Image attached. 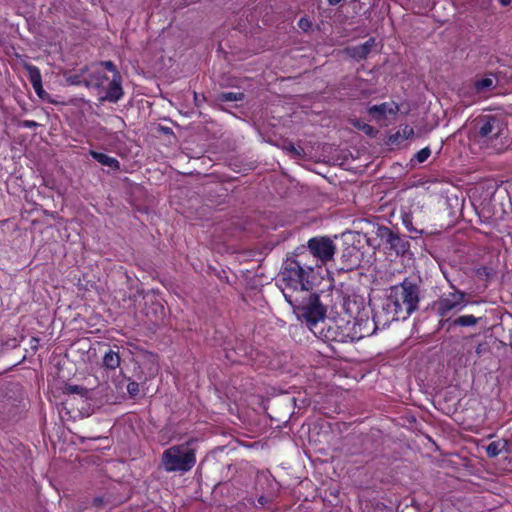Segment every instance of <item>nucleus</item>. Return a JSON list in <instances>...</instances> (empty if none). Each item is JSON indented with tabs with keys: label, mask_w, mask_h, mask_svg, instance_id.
Wrapping results in <instances>:
<instances>
[{
	"label": "nucleus",
	"mask_w": 512,
	"mask_h": 512,
	"mask_svg": "<svg viewBox=\"0 0 512 512\" xmlns=\"http://www.w3.org/2000/svg\"><path fill=\"white\" fill-rule=\"evenodd\" d=\"M103 86L99 87L98 89H102L104 91V95L100 96V101H109L116 103L120 98L123 96V89L121 86V75L115 74V76H112V79L108 81V78L105 77L101 73Z\"/></svg>",
	"instance_id": "nucleus-7"
},
{
	"label": "nucleus",
	"mask_w": 512,
	"mask_h": 512,
	"mask_svg": "<svg viewBox=\"0 0 512 512\" xmlns=\"http://www.w3.org/2000/svg\"><path fill=\"white\" fill-rule=\"evenodd\" d=\"M362 129L364 132H366L367 134H372L374 132V129L373 127H371L370 125H367V124H364L362 126Z\"/></svg>",
	"instance_id": "nucleus-26"
},
{
	"label": "nucleus",
	"mask_w": 512,
	"mask_h": 512,
	"mask_svg": "<svg viewBox=\"0 0 512 512\" xmlns=\"http://www.w3.org/2000/svg\"><path fill=\"white\" fill-rule=\"evenodd\" d=\"M79 389H80V388H79L78 386H70V387H69V391H70V392H78V391H79Z\"/></svg>",
	"instance_id": "nucleus-30"
},
{
	"label": "nucleus",
	"mask_w": 512,
	"mask_h": 512,
	"mask_svg": "<svg viewBox=\"0 0 512 512\" xmlns=\"http://www.w3.org/2000/svg\"><path fill=\"white\" fill-rule=\"evenodd\" d=\"M431 155V150L429 147H425L423 149H421L417 154H416V160L418 161V163H423L425 162L429 156Z\"/></svg>",
	"instance_id": "nucleus-20"
},
{
	"label": "nucleus",
	"mask_w": 512,
	"mask_h": 512,
	"mask_svg": "<svg viewBox=\"0 0 512 512\" xmlns=\"http://www.w3.org/2000/svg\"><path fill=\"white\" fill-rule=\"evenodd\" d=\"M195 100H199V97H197V94H194Z\"/></svg>",
	"instance_id": "nucleus-35"
},
{
	"label": "nucleus",
	"mask_w": 512,
	"mask_h": 512,
	"mask_svg": "<svg viewBox=\"0 0 512 512\" xmlns=\"http://www.w3.org/2000/svg\"><path fill=\"white\" fill-rule=\"evenodd\" d=\"M472 137L481 148L496 153L505 151L510 145L506 123L494 115H480L475 118Z\"/></svg>",
	"instance_id": "nucleus-2"
},
{
	"label": "nucleus",
	"mask_w": 512,
	"mask_h": 512,
	"mask_svg": "<svg viewBox=\"0 0 512 512\" xmlns=\"http://www.w3.org/2000/svg\"><path fill=\"white\" fill-rule=\"evenodd\" d=\"M103 365L107 369L115 370L120 365V356L118 352L109 350L103 357Z\"/></svg>",
	"instance_id": "nucleus-14"
},
{
	"label": "nucleus",
	"mask_w": 512,
	"mask_h": 512,
	"mask_svg": "<svg viewBox=\"0 0 512 512\" xmlns=\"http://www.w3.org/2000/svg\"><path fill=\"white\" fill-rule=\"evenodd\" d=\"M308 249L315 258L325 264L333 259L336 245L328 237H315L308 241Z\"/></svg>",
	"instance_id": "nucleus-5"
},
{
	"label": "nucleus",
	"mask_w": 512,
	"mask_h": 512,
	"mask_svg": "<svg viewBox=\"0 0 512 512\" xmlns=\"http://www.w3.org/2000/svg\"><path fill=\"white\" fill-rule=\"evenodd\" d=\"M195 100H199V97H197V94H194Z\"/></svg>",
	"instance_id": "nucleus-34"
},
{
	"label": "nucleus",
	"mask_w": 512,
	"mask_h": 512,
	"mask_svg": "<svg viewBox=\"0 0 512 512\" xmlns=\"http://www.w3.org/2000/svg\"><path fill=\"white\" fill-rule=\"evenodd\" d=\"M404 224L408 229H410V220H408V218L404 219Z\"/></svg>",
	"instance_id": "nucleus-31"
},
{
	"label": "nucleus",
	"mask_w": 512,
	"mask_h": 512,
	"mask_svg": "<svg viewBox=\"0 0 512 512\" xmlns=\"http://www.w3.org/2000/svg\"><path fill=\"white\" fill-rule=\"evenodd\" d=\"M495 87V78L492 76L479 79L475 82V89L478 93L486 92Z\"/></svg>",
	"instance_id": "nucleus-15"
},
{
	"label": "nucleus",
	"mask_w": 512,
	"mask_h": 512,
	"mask_svg": "<svg viewBox=\"0 0 512 512\" xmlns=\"http://www.w3.org/2000/svg\"><path fill=\"white\" fill-rule=\"evenodd\" d=\"M196 463L193 449L188 445H175L166 449L161 458V465L168 472H187Z\"/></svg>",
	"instance_id": "nucleus-4"
},
{
	"label": "nucleus",
	"mask_w": 512,
	"mask_h": 512,
	"mask_svg": "<svg viewBox=\"0 0 512 512\" xmlns=\"http://www.w3.org/2000/svg\"><path fill=\"white\" fill-rule=\"evenodd\" d=\"M508 441L505 439H498L491 442L486 446V453L490 457H496L503 451H507Z\"/></svg>",
	"instance_id": "nucleus-13"
},
{
	"label": "nucleus",
	"mask_w": 512,
	"mask_h": 512,
	"mask_svg": "<svg viewBox=\"0 0 512 512\" xmlns=\"http://www.w3.org/2000/svg\"><path fill=\"white\" fill-rule=\"evenodd\" d=\"M398 134L403 138L408 139L414 135V129L411 126L405 125Z\"/></svg>",
	"instance_id": "nucleus-21"
},
{
	"label": "nucleus",
	"mask_w": 512,
	"mask_h": 512,
	"mask_svg": "<svg viewBox=\"0 0 512 512\" xmlns=\"http://www.w3.org/2000/svg\"><path fill=\"white\" fill-rule=\"evenodd\" d=\"M244 98L243 93H235V92H223L219 95L218 99L222 102H234L241 101Z\"/></svg>",
	"instance_id": "nucleus-18"
},
{
	"label": "nucleus",
	"mask_w": 512,
	"mask_h": 512,
	"mask_svg": "<svg viewBox=\"0 0 512 512\" xmlns=\"http://www.w3.org/2000/svg\"><path fill=\"white\" fill-rule=\"evenodd\" d=\"M298 26L300 29L306 32L311 29L312 22L308 18L303 17L298 21Z\"/></svg>",
	"instance_id": "nucleus-22"
},
{
	"label": "nucleus",
	"mask_w": 512,
	"mask_h": 512,
	"mask_svg": "<svg viewBox=\"0 0 512 512\" xmlns=\"http://www.w3.org/2000/svg\"><path fill=\"white\" fill-rule=\"evenodd\" d=\"M478 320L479 319L474 317L473 315H463L453 320L451 325L469 327L476 325L478 323Z\"/></svg>",
	"instance_id": "nucleus-16"
},
{
	"label": "nucleus",
	"mask_w": 512,
	"mask_h": 512,
	"mask_svg": "<svg viewBox=\"0 0 512 512\" xmlns=\"http://www.w3.org/2000/svg\"><path fill=\"white\" fill-rule=\"evenodd\" d=\"M419 287L405 279L402 283L391 287L387 303V310L392 313L391 320L406 319L419 304Z\"/></svg>",
	"instance_id": "nucleus-3"
},
{
	"label": "nucleus",
	"mask_w": 512,
	"mask_h": 512,
	"mask_svg": "<svg viewBox=\"0 0 512 512\" xmlns=\"http://www.w3.org/2000/svg\"><path fill=\"white\" fill-rule=\"evenodd\" d=\"M38 124L34 121H31V120H25L23 121V126L24 127H28V128H32V127H36Z\"/></svg>",
	"instance_id": "nucleus-25"
},
{
	"label": "nucleus",
	"mask_w": 512,
	"mask_h": 512,
	"mask_svg": "<svg viewBox=\"0 0 512 512\" xmlns=\"http://www.w3.org/2000/svg\"><path fill=\"white\" fill-rule=\"evenodd\" d=\"M375 46V39L370 38L365 43L355 47H349L345 51L347 55L356 60H362L367 57L372 48Z\"/></svg>",
	"instance_id": "nucleus-11"
},
{
	"label": "nucleus",
	"mask_w": 512,
	"mask_h": 512,
	"mask_svg": "<svg viewBox=\"0 0 512 512\" xmlns=\"http://www.w3.org/2000/svg\"><path fill=\"white\" fill-rule=\"evenodd\" d=\"M466 294L460 291H454L441 297L438 301V312L441 316H446L451 312H458L466 306Z\"/></svg>",
	"instance_id": "nucleus-6"
},
{
	"label": "nucleus",
	"mask_w": 512,
	"mask_h": 512,
	"mask_svg": "<svg viewBox=\"0 0 512 512\" xmlns=\"http://www.w3.org/2000/svg\"><path fill=\"white\" fill-rule=\"evenodd\" d=\"M258 477H262V478H265L267 479L268 478V475L266 472H262L260 475H258Z\"/></svg>",
	"instance_id": "nucleus-32"
},
{
	"label": "nucleus",
	"mask_w": 512,
	"mask_h": 512,
	"mask_svg": "<svg viewBox=\"0 0 512 512\" xmlns=\"http://www.w3.org/2000/svg\"><path fill=\"white\" fill-rule=\"evenodd\" d=\"M102 78L97 67H90L83 70L80 75L70 76L67 80L72 85L85 84L87 87L99 88L103 86Z\"/></svg>",
	"instance_id": "nucleus-8"
},
{
	"label": "nucleus",
	"mask_w": 512,
	"mask_h": 512,
	"mask_svg": "<svg viewBox=\"0 0 512 512\" xmlns=\"http://www.w3.org/2000/svg\"><path fill=\"white\" fill-rule=\"evenodd\" d=\"M90 155L97 161L99 162L101 165L103 166H107L109 167L110 169L112 170H119L120 169V163L119 161L114 158V157H111L105 153H101V152H96L94 150H91L90 151Z\"/></svg>",
	"instance_id": "nucleus-12"
},
{
	"label": "nucleus",
	"mask_w": 512,
	"mask_h": 512,
	"mask_svg": "<svg viewBox=\"0 0 512 512\" xmlns=\"http://www.w3.org/2000/svg\"><path fill=\"white\" fill-rule=\"evenodd\" d=\"M285 149L291 153H295L297 155H300V153L297 151V149L292 145L285 146Z\"/></svg>",
	"instance_id": "nucleus-27"
},
{
	"label": "nucleus",
	"mask_w": 512,
	"mask_h": 512,
	"mask_svg": "<svg viewBox=\"0 0 512 512\" xmlns=\"http://www.w3.org/2000/svg\"><path fill=\"white\" fill-rule=\"evenodd\" d=\"M100 66H103L108 71H110L113 74L112 76H115V74H120L119 71L116 69L114 63L111 62V61H104V62H101V63H99L97 65H93L92 67H97L98 70L101 72Z\"/></svg>",
	"instance_id": "nucleus-19"
},
{
	"label": "nucleus",
	"mask_w": 512,
	"mask_h": 512,
	"mask_svg": "<svg viewBox=\"0 0 512 512\" xmlns=\"http://www.w3.org/2000/svg\"><path fill=\"white\" fill-rule=\"evenodd\" d=\"M259 502H260L261 504H264V502H263V497L259 498Z\"/></svg>",
	"instance_id": "nucleus-33"
},
{
	"label": "nucleus",
	"mask_w": 512,
	"mask_h": 512,
	"mask_svg": "<svg viewBox=\"0 0 512 512\" xmlns=\"http://www.w3.org/2000/svg\"><path fill=\"white\" fill-rule=\"evenodd\" d=\"M127 390L131 395H136L139 391L138 384L136 382H131L127 386Z\"/></svg>",
	"instance_id": "nucleus-24"
},
{
	"label": "nucleus",
	"mask_w": 512,
	"mask_h": 512,
	"mask_svg": "<svg viewBox=\"0 0 512 512\" xmlns=\"http://www.w3.org/2000/svg\"><path fill=\"white\" fill-rule=\"evenodd\" d=\"M511 2L512 0H500L502 6H508Z\"/></svg>",
	"instance_id": "nucleus-29"
},
{
	"label": "nucleus",
	"mask_w": 512,
	"mask_h": 512,
	"mask_svg": "<svg viewBox=\"0 0 512 512\" xmlns=\"http://www.w3.org/2000/svg\"><path fill=\"white\" fill-rule=\"evenodd\" d=\"M24 68L28 72V77L32 85L42 82L40 70L31 64H24Z\"/></svg>",
	"instance_id": "nucleus-17"
},
{
	"label": "nucleus",
	"mask_w": 512,
	"mask_h": 512,
	"mask_svg": "<svg viewBox=\"0 0 512 512\" xmlns=\"http://www.w3.org/2000/svg\"><path fill=\"white\" fill-rule=\"evenodd\" d=\"M311 269L305 270L297 261H289L278 277V286L286 301L306 319L309 329L315 332L320 321L324 320L326 310L319 297L310 292L308 280Z\"/></svg>",
	"instance_id": "nucleus-1"
},
{
	"label": "nucleus",
	"mask_w": 512,
	"mask_h": 512,
	"mask_svg": "<svg viewBox=\"0 0 512 512\" xmlns=\"http://www.w3.org/2000/svg\"><path fill=\"white\" fill-rule=\"evenodd\" d=\"M342 0H328L329 5L335 6L339 4Z\"/></svg>",
	"instance_id": "nucleus-28"
},
{
	"label": "nucleus",
	"mask_w": 512,
	"mask_h": 512,
	"mask_svg": "<svg viewBox=\"0 0 512 512\" xmlns=\"http://www.w3.org/2000/svg\"><path fill=\"white\" fill-rule=\"evenodd\" d=\"M377 235L381 241L389 245V247L393 249L397 254L405 252L408 247V243L388 227H379Z\"/></svg>",
	"instance_id": "nucleus-9"
},
{
	"label": "nucleus",
	"mask_w": 512,
	"mask_h": 512,
	"mask_svg": "<svg viewBox=\"0 0 512 512\" xmlns=\"http://www.w3.org/2000/svg\"><path fill=\"white\" fill-rule=\"evenodd\" d=\"M34 90H35V93L40 97V98H44V96L46 95V92L44 91L43 87H42V82L40 83H37V84H34L32 85Z\"/></svg>",
	"instance_id": "nucleus-23"
},
{
	"label": "nucleus",
	"mask_w": 512,
	"mask_h": 512,
	"mask_svg": "<svg viewBox=\"0 0 512 512\" xmlns=\"http://www.w3.org/2000/svg\"><path fill=\"white\" fill-rule=\"evenodd\" d=\"M368 112L375 121L385 123L386 120L395 118L399 112V106L395 102H385L371 106Z\"/></svg>",
	"instance_id": "nucleus-10"
}]
</instances>
